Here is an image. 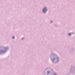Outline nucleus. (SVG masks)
<instances>
[{"label":"nucleus","mask_w":75,"mask_h":75,"mask_svg":"<svg viewBox=\"0 0 75 75\" xmlns=\"http://www.w3.org/2000/svg\"><path fill=\"white\" fill-rule=\"evenodd\" d=\"M46 11H47V8L45 7L43 9V12H44V13H45Z\"/></svg>","instance_id":"1"},{"label":"nucleus","mask_w":75,"mask_h":75,"mask_svg":"<svg viewBox=\"0 0 75 75\" xmlns=\"http://www.w3.org/2000/svg\"><path fill=\"white\" fill-rule=\"evenodd\" d=\"M71 35V34L70 33H69V35Z\"/></svg>","instance_id":"2"},{"label":"nucleus","mask_w":75,"mask_h":75,"mask_svg":"<svg viewBox=\"0 0 75 75\" xmlns=\"http://www.w3.org/2000/svg\"><path fill=\"white\" fill-rule=\"evenodd\" d=\"M12 38H15L14 36Z\"/></svg>","instance_id":"3"},{"label":"nucleus","mask_w":75,"mask_h":75,"mask_svg":"<svg viewBox=\"0 0 75 75\" xmlns=\"http://www.w3.org/2000/svg\"><path fill=\"white\" fill-rule=\"evenodd\" d=\"M47 73H48H48H50V72L49 71H48Z\"/></svg>","instance_id":"4"},{"label":"nucleus","mask_w":75,"mask_h":75,"mask_svg":"<svg viewBox=\"0 0 75 75\" xmlns=\"http://www.w3.org/2000/svg\"><path fill=\"white\" fill-rule=\"evenodd\" d=\"M54 75H56V74H55Z\"/></svg>","instance_id":"5"}]
</instances>
